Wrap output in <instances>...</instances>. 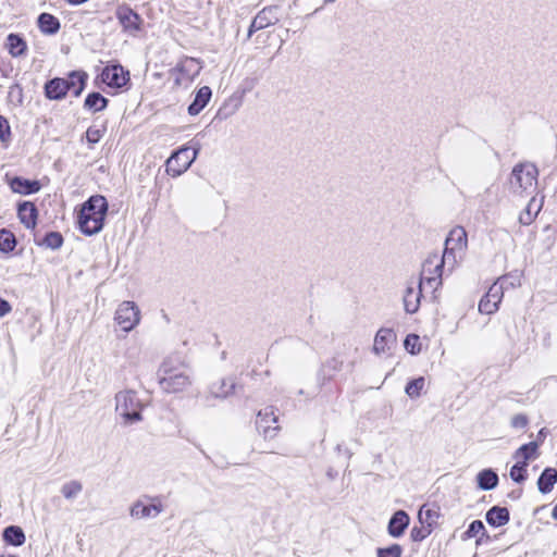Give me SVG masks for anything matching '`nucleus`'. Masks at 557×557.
<instances>
[{"label":"nucleus","instance_id":"nucleus-1","mask_svg":"<svg viewBox=\"0 0 557 557\" xmlns=\"http://www.w3.org/2000/svg\"><path fill=\"white\" fill-rule=\"evenodd\" d=\"M157 376L160 388L168 394L184 392L193 383L191 368L178 355L168 356L160 364Z\"/></svg>","mask_w":557,"mask_h":557},{"label":"nucleus","instance_id":"nucleus-2","mask_svg":"<svg viewBox=\"0 0 557 557\" xmlns=\"http://www.w3.org/2000/svg\"><path fill=\"white\" fill-rule=\"evenodd\" d=\"M108 201L101 195L91 196L78 212L77 223L83 234L91 236L103 228Z\"/></svg>","mask_w":557,"mask_h":557},{"label":"nucleus","instance_id":"nucleus-3","mask_svg":"<svg viewBox=\"0 0 557 557\" xmlns=\"http://www.w3.org/2000/svg\"><path fill=\"white\" fill-rule=\"evenodd\" d=\"M539 170L531 162H521L513 166L510 178V190L516 195H531L537 185Z\"/></svg>","mask_w":557,"mask_h":557},{"label":"nucleus","instance_id":"nucleus-4","mask_svg":"<svg viewBox=\"0 0 557 557\" xmlns=\"http://www.w3.org/2000/svg\"><path fill=\"white\" fill-rule=\"evenodd\" d=\"M141 401L135 391L125 389L115 395V411L123 418L125 424L141 421Z\"/></svg>","mask_w":557,"mask_h":557},{"label":"nucleus","instance_id":"nucleus-5","mask_svg":"<svg viewBox=\"0 0 557 557\" xmlns=\"http://www.w3.org/2000/svg\"><path fill=\"white\" fill-rule=\"evenodd\" d=\"M445 264L449 265V270L451 267V261L446 258L444 255L438 256L437 253H431L424 261L422 267V284H428L432 288H437L442 285V275L443 269Z\"/></svg>","mask_w":557,"mask_h":557},{"label":"nucleus","instance_id":"nucleus-6","mask_svg":"<svg viewBox=\"0 0 557 557\" xmlns=\"http://www.w3.org/2000/svg\"><path fill=\"white\" fill-rule=\"evenodd\" d=\"M510 285L515 286V283H508V277L503 276L498 278L487 290V293L481 298L479 302V311L484 314H493L498 310V305L504 296V290Z\"/></svg>","mask_w":557,"mask_h":557},{"label":"nucleus","instance_id":"nucleus-7","mask_svg":"<svg viewBox=\"0 0 557 557\" xmlns=\"http://www.w3.org/2000/svg\"><path fill=\"white\" fill-rule=\"evenodd\" d=\"M164 507L159 496L145 495L138 498L129 508V515L132 518L140 520L148 518H156L162 511Z\"/></svg>","mask_w":557,"mask_h":557},{"label":"nucleus","instance_id":"nucleus-8","mask_svg":"<svg viewBox=\"0 0 557 557\" xmlns=\"http://www.w3.org/2000/svg\"><path fill=\"white\" fill-rule=\"evenodd\" d=\"M199 147L190 149L184 147L172 153L166 161V172L172 176H180L186 172L197 158Z\"/></svg>","mask_w":557,"mask_h":557},{"label":"nucleus","instance_id":"nucleus-9","mask_svg":"<svg viewBox=\"0 0 557 557\" xmlns=\"http://www.w3.org/2000/svg\"><path fill=\"white\" fill-rule=\"evenodd\" d=\"M273 406H267L261 409L256 418V428L264 438H273L276 436L280 426L277 425L278 416Z\"/></svg>","mask_w":557,"mask_h":557},{"label":"nucleus","instance_id":"nucleus-10","mask_svg":"<svg viewBox=\"0 0 557 557\" xmlns=\"http://www.w3.org/2000/svg\"><path fill=\"white\" fill-rule=\"evenodd\" d=\"M114 320L123 331L129 332L140 321L139 309L133 301H123L115 311Z\"/></svg>","mask_w":557,"mask_h":557},{"label":"nucleus","instance_id":"nucleus-11","mask_svg":"<svg viewBox=\"0 0 557 557\" xmlns=\"http://www.w3.org/2000/svg\"><path fill=\"white\" fill-rule=\"evenodd\" d=\"M280 13L281 8L278 5L263 8L251 21L248 28V38H250L253 33L276 24L280 21Z\"/></svg>","mask_w":557,"mask_h":557},{"label":"nucleus","instance_id":"nucleus-12","mask_svg":"<svg viewBox=\"0 0 557 557\" xmlns=\"http://www.w3.org/2000/svg\"><path fill=\"white\" fill-rule=\"evenodd\" d=\"M467 247V232L461 226L453 228L446 240L443 255L451 261V267L456 262V251H462Z\"/></svg>","mask_w":557,"mask_h":557},{"label":"nucleus","instance_id":"nucleus-13","mask_svg":"<svg viewBox=\"0 0 557 557\" xmlns=\"http://www.w3.org/2000/svg\"><path fill=\"white\" fill-rule=\"evenodd\" d=\"M115 16L124 32L134 36L141 29L143 18L129 7L120 5L115 11Z\"/></svg>","mask_w":557,"mask_h":557},{"label":"nucleus","instance_id":"nucleus-14","mask_svg":"<svg viewBox=\"0 0 557 557\" xmlns=\"http://www.w3.org/2000/svg\"><path fill=\"white\" fill-rule=\"evenodd\" d=\"M201 69L202 65L197 59L185 58L176 66L178 76L175 78V84L183 85L193 82L199 75Z\"/></svg>","mask_w":557,"mask_h":557},{"label":"nucleus","instance_id":"nucleus-15","mask_svg":"<svg viewBox=\"0 0 557 557\" xmlns=\"http://www.w3.org/2000/svg\"><path fill=\"white\" fill-rule=\"evenodd\" d=\"M101 79L110 87L121 88L129 81V73L120 64L108 65L101 72Z\"/></svg>","mask_w":557,"mask_h":557},{"label":"nucleus","instance_id":"nucleus-16","mask_svg":"<svg viewBox=\"0 0 557 557\" xmlns=\"http://www.w3.org/2000/svg\"><path fill=\"white\" fill-rule=\"evenodd\" d=\"M422 297V280H419L417 288L409 283L403 296L404 309L407 313L413 314L419 310Z\"/></svg>","mask_w":557,"mask_h":557},{"label":"nucleus","instance_id":"nucleus-17","mask_svg":"<svg viewBox=\"0 0 557 557\" xmlns=\"http://www.w3.org/2000/svg\"><path fill=\"white\" fill-rule=\"evenodd\" d=\"M7 182L13 193L21 195H32L40 190L41 185L37 180H27L21 176L9 177L5 175Z\"/></svg>","mask_w":557,"mask_h":557},{"label":"nucleus","instance_id":"nucleus-18","mask_svg":"<svg viewBox=\"0 0 557 557\" xmlns=\"http://www.w3.org/2000/svg\"><path fill=\"white\" fill-rule=\"evenodd\" d=\"M396 342V335L391 329H380L374 337L373 351L383 355L391 350Z\"/></svg>","mask_w":557,"mask_h":557},{"label":"nucleus","instance_id":"nucleus-19","mask_svg":"<svg viewBox=\"0 0 557 557\" xmlns=\"http://www.w3.org/2000/svg\"><path fill=\"white\" fill-rule=\"evenodd\" d=\"M17 215L26 228H35L37 225L38 210L34 202L22 201L17 206Z\"/></svg>","mask_w":557,"mask_h":557},{"label":"nucleus","instance_id":"nucleus-20","mask_svg":"<svg viewBox=\"0 0 557 557\" xmlns=\"http://www.w3.org/2000/svg\"><path fill=\"white\" fill-rule=\"evenodd\" d=\"M410 518L404 510H397L389 519L387 532L392 537H400L408 528Z\"/></svg>","mask_w":557,"mask_h":557},{"label":"nucleus","instance_id":"nucleus-21","mask_svg":"<svg viewBox=\"0 0 557 557\" xmlns=\"http://www.w3.org/2000/svg\"><path fill=\"white\" fill-rule=\"evenodd\" d=\"M70 90L69 84L65 78L55 77L48 81L45 85V95L51 100L63 99Z\"/></svg>","mask_w":557,"mask_h":557},{"label":"nucleus","instance_id":"nucleus-22","mask_svg":"<svg viewBox=\"0 0 557 557\" xmlns=\"http://www.w3.org/2000/svg\"><path fill=\"white\" fill-rule=\"evenodd\" d=\"M510 515L506 507L493 506L485 513L486 522L494 528H499L509 522Z\"/></svg>","mask_w":557,"mask_h":557},{"label":"nucleus","instance_id":"nucleus-23","mask_svg":"<svg viewBox=\"0 0 557 557\" xmlns=\"http://www.w3.org/2000/svg\"><path fill=\"white\" fill-rule=\"evenodd\" d=\"M212 96V91L210 87L202 86L198 89L196 92V96L194 98V101L188 106V113L190 115H197L199 114L205 107L208 104Z\"/></svg>","mask_w":557,"mask_h":557},{"label":"nucleus","instance_id":"nucleus-24","mask_svg":"<svg viewBox=\"0 0 557 557\" xmlns=\"http://www.w3.org/2000/svg\"><path fill=\"white\" fill-rule=\"evenodd\" d=\"M345 369V361L342 356L336 355L329 359L321 368L323 380H332L335 375Z\"/></svg>","mask_w":557,"mask_h":557},{"label":"nucleus","instance_id":"nucleus-25","mask_svg":"<svg viewBox=\"0 0 557 557\" xmlns=\"http://www.w3.org/2000/svg\"><path fill=\"white\" fill-rule=\"evenodd\" d=\"M235 386L233 379H222L210 385V394L215 398H226L234 393Z\"/></svg>","mask_w":557,"mask_h":557},{"label":"nucleus","instance_id":"nucleus-26","mask_svg":"<svg viewBox=\"0 0 557 557\" xmlns=\"http://www.w3.org/2000/svg\"><path fill=\"white\" fill-rule=\"evenodd\" d=\"M88 75L84 71H73L70 73L69 78L65 82L70 86V90L73 89V95L79 97L85 89Z\"/></svg>","mask_w":557,"mask_h":557},{"label":"nucleus","instance_id":"nucleus-27","mask_svg":"<svg viewBox=\"0 0 557 557\" xmlns=\"http://www.w3.org/2000/svg\"><path fill=\"white\" fill-rule=\"evenodd\" d=\"M557 482V470L554 468H546L537 480V487L542 494L549 493Z\"/></svg>","mask_w":557,"mask_h":557},{"label":"nucleus","instance_id":"nucleus-28","mask_svg":"<svg viewBox=\"0 0 557 557\" xmlns=\"http://www.w3.org/2000/svg\"><path fill=\"white\" fill-rule=\"evenodd\" d=\"M478 486L483 491H491L498 484V475L492 469H484L476 475Z\"/></svg>","mask_w":557,"mask_h":557},{"label":"nucleus","instance_id":"nucleus-29","mask_svg":"<svg viewBox=\"0 0 557 557\" xmlns=\"http://www.w3.org/2000/svg\"><path fill=\"white\" fill-rule=\"evenodd\" d=\"M542 209V200L537 203L536 199L533 197L528 202L525 209L520 213L519 215V222L522 225H530L535 218L537 216L539 212Z\"/></svg>","mask_w":557,"mask_h":557},{"label":"nucleus","instance_id":"nucleus-30","mask_svg":"<svg viewBox=\"0 0 557 557\" xmlns=\"http://www.w3.org/2000/svg\"><path fill=\"white\" fill-rule=\"evenodd\" d=\"M39 29L47 35H53L60 29L59 20L49 13H41L38 17Z\"/></svg>","mask_w":557,"mask_h":557},{"label":"nucleus","instance_id":"nucleus-31","mask_svg":"<svg viewBox=\"0 0 557 557\" xmlns=\"http://www.w3.org/2000/svg\"><path fill=\"white\" fill-rule=\"evenodd\" d=\"M109 100L103 97L100 92H90L85 101H84V108L86 110L92 111V112H100L104 110L108 106Z\"/></svg>","mask_w":557,"mask_h":557},{"label":"nucleus","instance_id":"nucleus-32","mask_svg":"<svg viewBox=\"0 0 557 557\" xmlns=\"http://www.w3.org/2000/svg\"><path fill=\"white\" fill-rule=\"evenodd\" d=\"M2 536H3V540L10 544V545H14V546H21L25 543V534L22 530V528L17 527V525H10V527H7L4 530H3V533H2Z\"/></svg>","mask_w":557,"mask_h":557},{"label":"nucleus","instance_id":"nucleus-33","mask_svg":"<svg viewBox=\"0 0 557 557\" xmlns=\"http://www.w3.org/2000/svg\"><path fill=\"white\" fill-rule=\"evenodd\" d=\"M7 47L12 57H21L26 51V42L24 39L16 35V34H10L7 38Z\"/></svg>","mask_w":557,"mask_h":557},{"label":"nucleus","instance_id":"nucleus-34","mask_svg":"<svg viewBox=\"0 0 557 557\" xmlns=\"http://www.w3.org/2000/svg\"><path fill=\"white\" fill-rule=\"evenodd\" d=\"M481 533V536L476 540V545H480L483 542V537L486 540L490 539L488 534L485 531V527L481 520H474L470 523L468 530L462 534V540H469L476 536Z\"/></svg>","mask_w":557,"mask_h":557},{"label":"nucleus","instance_id":"nucleus-35","mask_svg":"<svg viewBox=\"0 0 557 557\" xmlns=\"http://www.w3.org/2000/svg\"><path fill=\"white\" fill-rule=\"evenodd\" d=\"M16 238L14 234L7 230L1 228L0 230V251L3 253H9L13 251L16 247Z\"/></svg>","mask_w":557,"mask_h":557},{"label":"nucleus","instance_id":"nucleus-36","mask_svg":"<svg viewBox=\"0 0 557 557\" xmlns=\"http://www.w3.org/2000/svg\"><path fill=\"white\" fill-rule=\"evenodd\" d=\"M537 447L539 445L536 442H530L528 444H524L516 450L515 458H522L523 461L528 463L529 460L535 458Z\"/></svg>","mask_w":557,"mask_h":557},{"label":"nucleus","instance_id":"nucleus-37","mask_svg":"<svg viewBox=\"0 0 557 557\" xmlns=\"http://www.w3.org/2000/svg\"><path fill=\"white\" fill-rule=\"evenodd\" d=\"M83 491V485L79 481L72 480L66 482L61 487V493L65 499H74L78 496V494Z\"/></svg>","mask_w":557,"mask_h":557},{"label":"nucleus","instance_id":"nucleus-38","mask_svg":"<svg viewBox=\"0 0 557 557\" xmlns=\"http://www.w3.org/2000/svg\"><path fill=\"white\" fill-rule=\"evenodd\" d=\"M527 462L518 461L510 469V478L517 483H521L527 479Z\"/></svg>","mask_w":557,"mask_h":557},{"label":"nucleus","instance_id":"nucleus-39","mask_svg":"<svg viewBox=\"0 0 557 557\" xmlns=\"http://www.w3.org/2000/svg\"><path fill=\"white\" fill-rule=\"evenodd\" d=\"M41 245L51 249H59L63 245V237L59 232H49L44 237Z\"/></svg>","mask_w":557,"mask_h":557},{"label":"nucleus","instance_id":"nucleus-40","mask_svg":"<svg viewBox=\"0 0 557 557\" xmlns=\"http://www.w3.org/2000/svg\"><path fill=\"white\" fill-rule=\"evenodd\" d=\"M424 383H425V381H424V377H422V376L410 381L406 385V388H405L406 394L411 398L419 397L421 394V391L424 387Z\"/></svg>","mask_w":557,"mask_h":557},{"label":"nucleus","instance_id":"nucleus-41","mask_svg":"<svg viewBox=\"0 0 557 557\" xmlns=\"http://www.w3.org/2000/svg\"><path fill=\"white\" fill-rule=\"evenodd\" d=\"M106 126H102L101 128H98L96 126H89L86 131V140L89 144L90 148L100 141V139L106 134Z\"/></svg>","mask_w":557,"mask_h":557},{"label":"nucleus","instance_id":"nucleus-42","mask_svg":"<svg viewBox=\"0 0 557 557\" xmlns=\"http://www.w3.org/2000/svg\"><path fill=\"white\" fill-rule=\"evenodd\" d=\"M403 547L399 544H392L388 547L377 548L376 557H401Z\"/></svg>","mask_w":557,"mask_h":557},{"label":"nucleus","instance_id":"nucleus-43","mask_svg":"<svg viewBox=\"0 0 557 557\" xmlns=\"http://www.w3.org/2000/svg\"><path fill=\"white\" fill-rule=\"evenodd\" d=\"M11 138V131L9 122L5 117L0 115V141L8 143Z\"/></svg>","mask_w":557,"mask_h":557},{"label":"nucleus","instance_id":"nucleus-44","mask_svg":"<svg viewBox=\"0 0 557 557\" xmlns=\"http://www.w3.org/2000/svg\"><path fill=\"white\" fill-rule=\"evenodd\" d=\"M418 341H419V336L414 335V334L408 335L405 339V343H404L405 347L412 355L419 352V350H420V349L416 350V344Z\"/></svg>","mask_w":557,"mask_h":557},{"label":"nucleus","instance_id":"nucleus-45","mask_svg":"<svg viewBox=\"0 0 557 557\" xmlns=\"http://www.w3.org/2000/svg\"><path fill=\"white\" fill-rule=\"evenodd\" d=\"M528 418L524 414H516L511 419V426L516 429H523L528 424Z\"/></svg>","mask_w":557,"mask_h":557},{"label":"nucleus","instance_id":"nucleus-46","mask_svg":"<svg viewBox=\"0 0 557 557\" xmlns=\"http://www.w3.org/2000/svg\"><path fill=\"white\" fill-rule=\"evenodd\" d=\"M410 536H411L412 541L420 542L423 539H425L426 534L423 532L422 529L413 528L410 532Z\"/></svg>","mask_w":557,"mask_h":557},{"label":"nucleus","instance_id":"nucleus-47","mask_svg":"<svg viewBox=\"0 0 557 557\" xmlns=\"http://www.w3.org/2000/svg\"><path fill=\"white\" fill-rule=\"evenodd\" d=\"M12 307L9 301L0 297V318L11 312Z\"/></svg>","mask_w":557,"mask_h":557},{"label":"nucleus","instance_id":"nucleus-48","mask_svg":"<svg viewBox=\"0 0 557 557\" xmlns=\"http://www.w3.org/2000/svg\"><path fill=\"white\" fill-rule=\"evenodd\" d=\"M552 517L557 520V504L555 505V507L553 508V511H552Z\"/></svg>","mask_w":557,"mask_h":557},{"label":"nucleus","instance_id":"nucleus-49","mask_svg":"<svg viewBox=\"0 0 557 557\" xmlns=\"http://www.w3.org/2000/svg\"><path fill=\"white\" fill-rule=\"evenodd\" d=\"M0 557H17V556L12 555V554H0Z\"/></svg>","mask_w":557,"mask_h":557},{"label":"nucleus","instance_id":"nucleus-50","mask_svg":"<svg viewBox=\"0 0 557 557\" xmlns=\"http://www.w3.org/2000/svg\"><path fill=\"white\" fill-rule=\"evenodd\" d=\"M347 367H349L350 369H352L354 363L351 362V363H349Z\"/></svg>","mask_w":557,"mask_h":557},{"label":"nucleus","instance_id":"nucleus-51","mask_svg":"<svg viewBox=\"0 0 557 557\" xmlns=\"http://www.w3.org/2000/svg\"><path fill=\"white\" fill-rule=\"evenodd\" d=\"M334 0H325V2H333Z\"/></svg>","mask_w":557,"mask_h":557}]
</instances>
